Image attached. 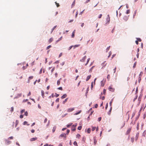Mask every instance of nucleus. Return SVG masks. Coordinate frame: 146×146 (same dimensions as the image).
I'll return each mask as SVG.
<instances>
[{
	"instance_id": "1",
	"label": "nucleus",
	"mask_w": 146,
	"mask_h": 146,
	"mask_svg": "<svg viewBox=\"0 0 146 146\" xmlns=\"http://www.w3.org/2000/svg\"><path fill=\"white\" fill-rule=\"evenodd\" d=\"M105 21H104V23H105V25H106L107 24H108L109 23L110 21V18L109 17V15H108L106 17V18Z\"/></svg>"
},
{
	"instance_id": "2",
	"label": "nucleus",
	"mask_w": 146,
	"mask_h": 146,
	"mask_svg": "<svg viewBox=\"0 0 146 146\" xmlns=\"http://www.w3.org/2000/svg\"><path fill=\"white\" fill-rule=\"evenodd\" d=\"M131 127H129V128H128L126 131V135H128V134H129L131 131Z\"/></svg>"
},
{
	"instance_id": "3",
	"label": "nucleus",
	"mask_w": 146,
	"mask_h": 146,
	"mask_svg": "<svg viewBox=\"0 0 146 146\" xmlns=\"http://www.w3.org/2000/svg\"><path fill=\"white\" fill-rule=\"evenodd\" d=\"M143 96V94L141 92V93L139 96L138 98V101H139V104L140 103V102H141V98Z\"/></svg>"
},
{
	"instance_id": "4",
	"label": "nucleus",
	"mask_w": 146,
	"mask_h": 146,
	"mask_svg": "<svg viewBox=\"0 0 146 146\" xmlns=\"http://www.w3.org/2000/svg\"><path fill=\"white\" fill-rule=\"evenodd\" d=\"M74 110V108H68L67 110V112H71Z\"/></svg>"
},
{
	"instance_id": "5",
	"label": "nucleus",
	"mask_w": 146,
	"mask_h": 146,
	"mask_svg": "<svg viewBox=\"0 0 146 146\" xmlns=\"http://www.w3.org/2000/svg\"><path fill=\"white\" fill-rule=\"evenodd\" d=\"M129 18L128 16H124L123 17V19L125 21H127L128 20Z\"/></svg>"
},
{
	"instance_id": "6",
	"label": "nucleus",
	"mask_w": 146,
	"mask_h": 146,
	"mask_svg": "<svg viewBox=\"0 0 146 146\" xmlns=\"http://www.w3.org/2000/svg\"><path fill=\"white\" fill-rule=\"evenodd\" d=\"M108 89L110 91L113 92L115 90L114 88L111 87V86H109L108 88Z\"/></svg>"
},
{
	"instance_id": "7",
	"label": "nucleus",
	"mask_w": 146,
	"mask_h": 146,
	"mask_svg": "<svg viewBox=\"0 0 146 146\" xmlns=\"http://www.w3.org/2000/svg\"><path fill=\"white\" fill-rule=\"evenodd\" d=\"M141 111V109L139 111L138 113V114L137 115V116L135 118V121H136L137 119L139 118V117L140 115Z\"/></svg>"
},
{
	"instance_id": "8",
	"label": "nucleus",
	"mask_w": 146,
	"mask_h": 146,
	"mask_svg": "<svg viewBox=\"0 0 146 146\" xmlns=\"http://www.w3.org/2000/svg\"><path fill=\"white\" fill-rule=\"evenodd\" d=\"M37 139V137H33L32 138H31L30 139V140L31 141H35V140H36Z\"/></svg>"
},
{
	"instance_id": "9",
	"label": "nucleus",
	"mask_w": 146,
	"mask_h": 146,
	"mask_svg": "<svg viewBox=\"0 0 146 146\" xmlns=\"http://www.w3.org/2000/svg\"><path fill=\"white\" fill-rule=\"evenodd\" d=\"M106 62V61H104L103 62V63H102L101 65L103 66V67H102V68H103V67H104L106 65V63H105Z\"/></svg>"
},
{
	"instance_id": "10",
	"label": "nucleus",
	"mask_w": 146,
	"mask_h": 146,
	"mask_svg": "<svg viewBox=\"0 0 146 146\" xmlns=\"http://www.w3.org/2000/svg\"><path fill=\"white\" fill-rule=\"evenodd\" d=\"M86 58V56H84L81 60H80V61L82 62H84Z\"/></svg>"
},
{
	"instance_id": "11",
	"label": "nucleus",
	"mask_w": 146,
	"mask_h": 146,
	"mask_svg": "<svg viewBox=\"0 0 146 146\" xmlns=\"http://www.w3.org/2000/svg\"><path fill=\"white\" fill-rule=\"evenodd\" d=\"M41 94H42V98H44V91L43 90H41Z\"/></svg>"
},
{
	"instance_id": "12",
	"label": "nucleus",
	"mask_w": 146,
	"mask_h": 146,
	"mask_svg": "<svg viewBox=\"0 0 146 146\" xmlns=\"http://www.w3.org/2000/svg\"><path fill=\"white\" fill-rule=\"evenodd\" d=\"M60 136L61 137H64V138H66V134H65V133H64V134H61L60 135Z\"/></svg>"
},
{
	"instance_id": "13",
	"label": "nucleus",
	"mask_w": 146,
	"mask_h": 146,
	"mask_svg": "<svg viewBox=\"0 0 146 146\" xmlns=\"http://www.w3.org/2000/svg\"><path fill=\"white\" fill-rule=\"evenodd\" d=\"M22 94L21 93H20L18 94L17 95V96L15 97L16 98H17L19 97H21L22 96Z\"/></svg>"
},
{
	"instance_id": "14",
	"label": "nucleus",
	"mask_w": 146,
	"mask_h": 146,
	"mask_svg": "<svg viewBox=\"0 0 146 146\" xmlns=\"http://www.w3.org/2000/svg\"><path fill=\"white\" fill-rule=\"evenodd\" d=\"M56 128V127L55 126H54L53 127V128L52 129V131L53 133H54L55 132Z\"/></svg>"
},
{
	"instance_id": "15",
	"label": "nucleus",
	"mask_w": 146,
	"mask_h": 146,
	"mask_svg": "<svg viewBox=\"0 0 146 146\" xmlns=\"http://www.w3.org/2000/svg\"><path fill=\"white\" fill-rule=\"evenodd\" d=\"M112 109V107H111L110 110L108 113V115H110V114L111 113V112Z\"/></svg>"
},
{
	"instance_id": "16",
	"label": "nucleus",
	"mask_w": 146,
	"mask_h": 146,
	"mask_svg": "<svg viewBox=\"0 0 146 146\" xmlns=\"http://www.w3.org/2000/svg\"><path fill=\"white\" fill-rule=\"evenodd\" d=\"M33 78V76H31L29 77V80H28V81L27 82L29 83L30 82V80L32 79Z\"/></svg>"
},
{
	"instance_id": "17",
	"label": "nucleus",
	"mask_w": 146,
	"mask_h": 146,
	"mask_svg": "<svg viewBox=\"0 0 146 146\" xmlns=\"http://www.w3.org/2000/svg\"><path fill=\"white\" fill-rule=\"evenodd\" d=\"M67 96V95L66 94H64L61 97L62 99H64L66 98Z\"/></svg>"
},
{
	"instance_id": "18",
	"label": "nucleus",
	"mask_w": 146,
	"mask_h": 146,
	"mask_svg": "<svg viewBox=\"0 0 146 146\" xmlns=\"http://www.w3.org/2000/svg\"><path fill=\"white\" fill-rule=\"evenodd\" d=\"M139 136V133L138 132L136 133V135L135 140H137V139L138 138Z\"/></svg>"
},
{
	"instance_id": "19",
	"label": "nucleus",
	"mask_w": 146,
	"mask_h": 146,
	"mask_svg": "<svg viewBox=\"0 0 146 146\" xmlns=\"http://www.w3.org/2000/svg\"><path fill=\"white\" fill-rule=\"evenodd\" d=\"M90 77H91V75L88 76L87 77V78H86V81H88V80H89V79L90 78Z\"/></svg>"
},
{
	"instance_id": "20",
	"label": "nucleus",
	"mask_w": 146,
	"mask_h": 146,
	"mask_svg": "<svg viewBox=\"0 0 146 146\" xmlns=\"http://www.w3.org/2000/svg\"><path fill=\"white\" fill-rule=\"evenodd\" d=\"M80 46V44H77V45L76 44L74 46H73V47H74V48H75L76 47L79 46Z\"/></svg>"
},
{
	"instance_id": "21",
	"label": "nucleus",
	"mask_w": 146,
	"mask_h": 146,
	"mask_svg": "<svg viewBox=\"0 0 146 146\" xmlns=\"http://www.w3.org/2000/svg\"><path fill=\"white\" fill-rule=\"evenodd\" d=\"M137 64V62H135V63H134V64H133V68H135L136 67V66Z\"/></svg>"
},
{
	"instance_id": "22",
	"label": "nucleus",
	"mask_w": 146,
	"mask_h": 146,
	"mask_svg": "<svg viewBox=\"0 0 146 146\" xmlns=\"http://www.w3.org/2000/svg\"><path fill=\"white\" fill-rule=\"evenodd\" d=\"M141 80V77H139L138 82L139 83H140Z\"/></svg>"
},
{
	"instance_id": "23",
	"label": "nucleus",
	"mask_w": 146,
	"mask_h": 146,
	"mask_svg": "<svg viewBox=\"0 0 146 146\" xmlns=\"http://www.w3.org/2000/svg\"><path fill=\"white\" fill-rule=\"evenodd\" d=\"M53 39L52 38H51L49 40L48 42L49 43H50L53 41Z\"/></svg>"
},
{
	"instance_id": "24",
	"label": "nucleus",
	"mask_w": 146,
	"mask_h": 146,
	"mask_svg": "<svg viewBox=\"0 0 146 146\" xmlns=\"http://www.w3.org/2000/svg\"><path fill=\"white\" fill-rule=\"evenodd\" d=\"M80 135L79 134H77L76 135V138L78 139H79L80 137Z\"/></svg>"
},
{
	"instance_id": "25",
	"label": "nucleus",
	"mask_w": 146,
	"mask_h": 146,
	"mask_svg": "<svg viewBox=\"0 0 146 146\" xmlns=\"http://www.w3.org/2000/svg\"><path fill=\"white\" fill-rule=\"evenodd\" d=\"M90 128H88L87 130V132L88 133H89L90 132Z\"/></svg>"
},
{
	"instance_id": "26",
	"label": "nucleus",
	"mask_w": 146,
	"mask_h": 146,
	"mask_svg": "<svg viewBox=\"0 0 146 146\" xmlns=\"http://www.w3.org/2000/svg\"><path fill=\"white\" fill-rule=\"evenodd\" d=\"M113 99H111V101L110 102V106H111V105H112V102H113Z\"/></svg>"
},
{
	"instance_id": "27",
	"label": "nucleus",
	"mask_w": 146,
	"mask_h": 146,
	"mask_svg": "<svg viewBox=\"0 0 146 146\" xmlns=\"http://www.w3.org/2000/svg\"><path fill=\"white\" fill-rule=\"evenodd\" d=\"M135 112H133V113L132 115V117H131V119H132L134 117V116H135Z\"/></svg>"
},
{
	"instance_id": "28",
	"label": "nucleus",
	"mask_w": 146,
	"mask_h": 146,
	"mask_svg": "<svg viewBox=\"0 0 146 146\" xmlns=\"http://www.w3.org/2000/svg\"><path fill=\"white\" fill-rule=\"evenodd\" d=\"M19 123V121L18 120H16L15 122V127H16L17 125H18Z\"/></svg>"
},
{
	"instance_id": "29",
	"label": "nucleus",
	"mask_w": 146,
	"mask_h": 146,
	"mask_svg": "<svg viewBox=\"0 0 146 146\" xmlns=\"http://www.w3.org/2000/svg\"><path fill=\"white\" fill-rule=\"evenodd\" d=\"M81 111L80 110V111H79V112H77V113H75L74 115H78V114H80L81 113Z\"/></svg>"
},
{
	"instance_id": "30",
	"label": "nucleus",
	"mask_w": 146,
	"mask_h": 146,
	"mask_svg": "<svg viewBox=\"0 0 146 146\" xmlns=\"http://www.w3.org/2000/svg\"><path fill=\"white\" fill-rule=\"evenodd\" d=\"M6 142L8 144H9L11 143V141L8 140H6Z\"/></svg>"
},
{
	"instance_id": "31",
	"label": "nucleus",
	"mask_w": 146,
	"mask_h": 146,
	"mask_svg": "<svg viewBox=\"0 0 146 146\" xmlns=\"http://www.w3.org/2000/svg\"><path fill=\"white\" fill-rule=\"evenodd\" d=\"M136 39L138 41L141 42V40L140 38H136Z\"/></svg>"
},
{
	"instance_id": "32",
	"label": "nucleus",
	"mask_w": 146,
	"mask_h": 146,
	"mask_svg": "<svg viewBox=\"0 0 146 146\" xmlns=\"http://www.w3.org/2000/svg\"><path fill=\"white\" fill-rule=\"evenodd\" d=\"M137 97H138L137 95H136L135 96V98L133 99V102H134L135 101V100L137 99Z\"/></svg>"
},
{
	"instance_id": "33",
	"label": "nucleus",
	"mask_w": 146,
	"mask_h": 146,
	"mask_svg": "<svg viewBox=\"0 0 146 146\" xmlns=\"http://www.w3.org/2000/svg\"><path fill=\"white\" fill-rule=\"evenodd\" d=\"M137 10H135L134 11V14H133V17H134L136 15V14L137 13Z\"/></svg>"
},
{
	"instance_id": "34",
	"label": "nucleus",
	"mask_w": 146,
	"mask_h": 146,
	"mask_svg": "<svg viewBox=\"0 0 146 146\" xmlns=\"http://www.w3.org/2000/svg\"><path fill=\"white\" fill-rule=\"evenodd\" d=\"M14 108L13 107L11 108V109L10 110V111L11 112H12L13 111Z\"/></svg>"
},
{
	"instance_id": "35",
	"label": "nucleus",
	"mask_w": 146,
	"mask_h": 146,
	"mask_svg": "<svg viewBox=\"0 0 146 146\" xmlns=\"http://www.w3.org/2000/svg\"><path fill=\"white\" fill-rule=\"evenodd\" d=\"M67 100H68V98L64 100V101H63V104H64L66 102H67Z\"/></svg>"
},
{
	"instance_id": "36",
	"label": "nucleus",
	"mask_w": 146,
	"mask_h": 146,
	"mask_svg": "<svg viewBox=\"0 0 146 146\" xmlns=\"http://www.w3.org/2000/svg\"><path fill=\"white\" fill-rule=\"evenodd\" d=\"M146 135V132L145 131L143 133L142 135L143 136H144V137L145 136V135Z\"/></svg>"
},
{
	"instance_id": "37",
	"label": "nucleus",
	"mask_w": 146,
	"mask_h": 146,
	"mask_svg": "<svg viewBox=\"0 0 146 146\" xmlns=\"http://www.w3.org/2000/svg\"><path fill=\"white\" fill-rule=\"evenodd\" d=\"M143 74V72H141L140 74L139 75V77H141L142 76V74Z\"/></svg>"
},
{
	"instance_id": "38",
	"label": "nucleus",
	"mask_w": 146,
	"mask_h": 146,
	"mask_svg": "<svg viewBox=\"0 0 146 146\" xmlns=\"http://www.w3.org/2000/svg\"><path fill=\"white\" fill-rule=\"evenodd\" d=\"M60 80H58L57 81V84L58 85H59L60 84Z\"/></svg>"
},
{
	"instance_id": "39",
	"label": "nucleus",
	"mask_w": 146,
	"mask_h": 146,
	"mask_svg": "<svg viewBox=\"0 0 146 146\" xmlns=\"http://www.w3.org/2000/svg\"><path fill=\"white\" fill-rule=\"evenodd\" d=\"M139 123H137V130L139 129Z\"/></svg>"
},
{
	"instance_id": "40",
	"label": "nucleus",
	"mask_w": 146,
	"mask_h": 146,
	"mask_svg": "<svg viewBox=\"0 0 146 146\" xmlns=\"http://www.w3.org/2000/svg\"><path fill=\"white\" fill-rule=\"evenodd\" d=\"M110 46H109V47H108L106 49V52H107L108 50H109L110 48Z\"/></svg>"
},
{
	"instance_id": "41",
	"label": "nucleus",
	"mask_w": 146,
	"mask_h": 146,
	"mask_svg": "<svg viewBox=\"0 0 146 146\" xmlns=\"http://www.w3.org/2000/svg\"><path fill=\"white\" fill-rule=\"evenodd\" d=\"M76 130V129L75 128L72 127L71 128V130L73 131H75Z\"/></svg>"
},
{
	"instance_id": "42",
	"label": "nucleus",
	"mask_w": 146,
	"mask_h": 146,
	"mask_svg": "<svg viewBox=\"0 0 146 146\" xmlns=\"http://www.w3.org/2000/svg\"><path fill=\"white\" fill-rule=\"evenodd\" d=\"M138 92V87H137L136 88V91H135V94H137Z\"/></svg>"
},
{
	"instance_id": "43",
	"label": "nucleus",
	"mask_w": 146,
	"mask_h": 146,
	"mask_svg": "<svg viewBox=\"0 0 146 146\" xmlns=\"http://www.w3.org/2000/svg\"><path fill=\"white\" fill-rule=\"evenodd\" d=\"M94 139V145H96L97 143V141L95 138Z\"/></svg>"
},
{
	"instance_id": "44",
	"label": "nucleus",
	"mask_w": 146,
	"mask_h": 146,
	"mask_svg": "<svg viewBox=\"0 0 146 146\" xmlns=\"http://www.w3.org/2000/svg\"><path fill=\"white\" fill-rule=\"evenodd\" d=\"M96 127H92V131H94L95 129H96Z\"/></svg>"
},
{
	"instance_id": "45",
	"label": "nucleus",
	"mask_w": 146,
	"mask_h": 146,
	"mask_svg": "<svg viewBox=\"0 0 146 146\" xmlns=\"http://www.w3.org/2000/svg\"><path fill=\"white\" fill-rule=\"evenodd\" d=\"M130 13V10L128 9L126 11V14H128Z\"/></svg>"
},
{
	"instance_id": "46",
	"label": "nucleus",
	"mask_w": 146,
	"mask_h": 146,
	"mask_svg": "<svg viewBox=\"0 0 146 146\" xmlns=\"http://www.w3.org/2000/svg\"><path fill=\"white\" fill-rule=\"evenodd\" d=\"M74 144L75 145H78L76 141H75L74 143Z\"/></svg>"
},
{
	"instance_id": "47",
	"label": "nucleus",
	"mask_w": 146,
	"mask_h": 146,
	"mask_svg": "<svg viewBox=\"0 0 146 146\" xmlns=\"http://www.w3.org/2000/svg\"><path fill=\"white\" fill-rule=\"evenodd\" d=\"M82 127L81 126H79L78 128V129L79 130H80L81 129Z\"/></svg>"
},
{
	"instance_id": "48",
	"label": "nucleus",
	"mask_w": 146,
	"mask_h": 146,
	"mask_svg": "<svg viewBox=\"0 0 146 146\" xmlns=\"http://www.w3.org/2000/svg\"><path fill=\"white\" fill-rule=\"evenodd\" d=\"M55 69V67H53L51 70V72L52 73Z\"/></svg>"
},
{
	"instance_id": "49",
	"label": "nucleus",
	"mask_w": 146,
	"mask_h": 146,
	"mask_svg": "<svg viewBox=\"0 0 146 146\" xmlns=\"http://www.w3.org/2000/svg\"><path fill=\"white\" fill-rule=\"evenodd\" d=\"M51 45H49L47 47H46V49L47 50V49H49V48H50L51 47Z\"/></svg>"
},
{
	"instance_id": "50",
	"label": "nucleus",
	"mask_w": 146,
	"mask_h": 146,
	"mask_svg": "<svg viewBox=\"0 0 146 146\" xmlns=\"http://www.w3.org/2000/svg\"><path fill=\"white\" fill-rule=\"evenodd\" d=\"M25 115L26 116H27L28 115V113L27 111H26L25 113Z\"/></svg>"
},
{
	"instance_id": "51",
	"label": "nucleus",
	"mask_w": 146,
	"mask_h": 146,
	"mask_svg": "<svg viewBox=\"0 0 146 146\" xmlns=\"http://www.w3.org/2000/svg\"><path fill=\"white\" fill-rule=\"evenodd\" d=\"M146 117V113H145L143 116V119H145Z\"/></svg>"
},
{
	"instance_id": "52",
	"label": "nucleus",
	"mask_w": 146,
	"mask_h": 146,
	"mask_svg": "<svg viewBox=\"0 0 146 146\" xmlns=\"http://www.w3.org/2000/svg\"><path fill=\"white\" fill-rule=\"evenodd\" d=\"M93 66L90 69V70L89 71V72H91L92 71V70L93 69Z\"/></svg>"
},
{
	"instance_id": "53",
	"label": "nucleus",
	"mask_w": 146,
	"mask_h": 146,
	"mask_svg": "<svg viewBox=\"0 0 146 146\" xmlns=\"http://www.w3.org/2000/svg\"><path fill=\"white\" fill-rule=\"evenodd\" d=\"M107 78L108 79V80H109L110 78V75L109 74H108L107 76Z\"/></svg>"
},
{
	"instance_id": "54",
	"label": "nucleus",
	"mask_w": 146,
	"mask_h": 146,
	"mask_svg": "<svg viewBox=\"0 0 146 146\" xmlns=\"http://www.w3.org/2000/svg\"><path fill=\"white\" fill-rule=\"evenodd\" d=\"M59 98H57V99H56V102H58L59 101Z\"/></svg>"
},
{
	"instance_id": "55",
	"label": "nucleus",
	"mask_w": 146,
	"mask_h": 146,
	"mask_svg": "<svg viewBox=\"0 0 146 146\" xmlns=\"http://www.w3.org/2000/svg\"><path fill=\"white\" fill-rule=\"evenodd\" d=\"M28 100V99H24V100H23V102H26V101H27Z\"/></svg>"
},
{
	"instance_id": "56",
	"label": "nucleus",
	"mask_w": 146,
	"mask_h": 146,
	"mask_svg": "<svg viewBox=\"0 0 146 146\" xmlns=\"http://www.w3.org/2000/svg\"><path fill=\"white\" fill-rule=\"evenodd\" d=\"M13 137H12V136H11V137H9V138H8V139H13Z\"/></svg>"
},
{
	"instance_id": "57",
	"label": "nucleus",
	"mask_w": 146,
	"mask_h": 146,
	"mask_svg": "<svg viewBox=\"0 0 146 146\" xmlns=\"http://www.w3.org/2000/svg\"><path fill=\"white\" fill-rule=\"evenodd\" d=\"M72 124H70L69 125H67V127H69L70 126H71L72 125Z\"/></svg>"
},
{
	"instance_id": "58",
	"label": "nucleus",
	"mask_w": 146,
	"mask_h": 146,
	"mask_svg": "<svg viewBox=\"0 0 146 146\" xmlns=\"http://www.w3.org/2000/svg\"><path fill=\"white\" fill-rule=\"evenodd\" d=\"M25 111V110H21V113L22 114Z\"/></svg>"
},
{
	"instance_id": "59",
	"label": "nucleus",
	"mask_w": 146,
	"mask_h": 146,
	"mask_svg": "<svg viewBox=\"0 0 146 146\" xmlns=\"http://www.w3.org/2000/svg\"><path fill=\"white\" fill-rule=\"evenodd\" d=\"M58 90H62V87H59V88H58Z\"/></svg>"
},
{
	"instance_id": "60",
	"label": "nucleus",
	"mask_w": 146,
	"mask_h": 146,
	"mask_svg": "<svg viewBox=\"0 0 146 146\" xmlns=\"http://www.w3.org/2000/svg\"><path fill=\"white\" fill-rule=\"evenodd\" d=\"M106 89H104L103 90V94H105L106 93Z\"/></svg>"
},
{
	"instance_id": "61",
	"label": "nucleus",
	"mask_w": 146,
	"mask_h": 146,
	"mask_svg": "<svg viewBox=\"0 0 146 146\" xmlns=\"http://www.w3.org/2000/svg\"><path fill=\"white\" fill-rule=\"evenodd\" d=\"M47 119L46 118L44 119V123H45L46 122H47Z\"/></svg>"
},
{
	"instance_id": "62",
	"label": "nucleus",
	"mask_w": 146,
	"mask_h": 146,
	"mask_svg": "<svg viewBox=\"0 0 146 146\" xmlns=\"http://www.w3.org/2000/svg\"><path fill=\"white\" fill-rule=\"evenodd\" d=\"M31 131L32 133H34L35 132V130L33 129L31 130Z\"/></svg>"
},
{
	"instance_id": "63",
	"label": "nucleus",
	"mask_w": 146,
	"mask_h": 146,
	"mask_svg": "<svg viewBox=\"0 0 146 146\" xmlns=\"http://www.w3.org/2000/svg\"><path fill=\"white\" fill-rule=\"evenodd\" d=\"M70 132V130H69V129H67V133H66L67 134H68Z\"/></svg>"
},
{
	"instance_id": "64",
	"label": "nucleus",
	"mask_w": 146,
	"mask_h": 146,
	"mask_svg": "<svg viewBox=\"0 0 146 146\" xmlns=\"http://www.w3.org/2000/svg\"><path fill=\"white\" fill-rule=\"evenodd\" d=\"M59 63V61L57 60L54 63V64H58Z\"/></svg>"
}]
</instances>
